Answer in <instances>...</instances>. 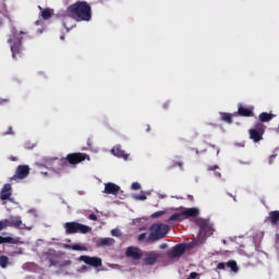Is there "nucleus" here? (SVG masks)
Wrapping results in <instances>:
<instances>
[{"instance_id":"f257e3e1","label":"nucleus","mask_w":279,"mask_h":279,"mask_svg":"<svg viewBox=\"0 0 279 279\" xmlns=\"http://www.w3.org/2000/svg\"><path fill=\"white\" fill-rule=\"evenodd\" d=\"M68 14H71L76 21H90L93 19V9L86 1H77L68 7Z\"/></svg>"},{"instance_id":"f03ea898","label":"nucleus","mask_w":279,"mask_h":279,"mask_svg":"<svg viewBox=\"0 0 279 279\" xmlns=\"http://www.w3.org/2000/svg\"><path fill=\"white\" fill-rule=\"evenodd\" d=\"M169 232V226L162 223H154L149 228V235L146 240L147 243H156L160 239H165Z\"/></svg>"},{"instance_id":"7ed1b4c3","label":"nucleus","mask_w":279,"mask_h":279,"mask_svg":"<svg viewBox=\"0 0 279 279\" xmlns=\"http://www.w3.org/2000/svg\"><path fill=\"white\" fill-rule=\"evenodd\" d=\"M25 32H13L11 38L8 39L9 45H11L12 57L16 58L23 53V36H25Z\"/></svg>"},{"instance_id":"20e7f679","label":"nucleus","mask_w":279,"mask_h":279,"mask_svg":"<svg viewBox=\"0 0 279 279\" xmlns=\"http://www.w3.org/2000/svg\"><path fill=\"white\" fill-rule=\"evenodd\" d=\"M267 126L262 122H257L254 124L252 129L248 130L250 138L254 143H260L263 141V136L265 135V130Z\"/></svg>"},{"instance_id":"39448f33","label":"nucleus","mask_w":279,"mask_h":279,"mask_svg":"<svg viewBox=\"0 0 279 279\" xmlns=\"http://www.w3.org/2000/svg\"><path fill=\"white\" fill-rule=\"evenodd\" d=\"M142 260L146 267H154L160 260V253L158 251H145Z\"/></svg>"},{"instance_id":"423d86ee","label":"nucleus","mask_w":279,"mask_h":279,"mask_svg":"<svg viewBox=\"0 0 279 279\" xmlns=\"http://www.w3.org/2000/svg\"><path fill=\"white\" fill-rule=\"evenodd\" d=\"M90 160L87 154L85 153H72L66 155L68 165H80V162H84V160Z\"/></svg>"},{"instance_id":"0eeeda50","label":"nucleus","mask_w":279,"mask_h":279,"mask_svg":"<svg viewBox=\"0 0 279 279\" xmlns=\"http://www.w3.org/2000/svg\"><path fill=\"white\" fill-rule=\"evenodd\" d=\"M144 252L136 246H129L125 251L126 258H131L132 260H141L143 258Z\"/></svg>"},{"instance_id":"6e6552de","label":"nucleus","mask_w":279,"mask_h":279,"mask_svg":"<svg viewBox=\"0 0 279 279\" xmlns=\"http://www.w3.org/2000/svg\"><path fill=\"white\" fill-rule=\"evenodd\" d=\"M78 260L85 263V265H89L90 267H101L102 262L100 257H92L88 255H82L78 257Z\"/></svg>"},{"instance_id":"1a4fd4ad","label":"nucleus","mask_w":279,"mask_h":279,"mask_svg":"<svg viewBox=\"0 0 279 279\" xmlns=\"http://www.w3.org/2000/svg\"><path fill=\"white\" fill-rule=\"evenodd\" d=\"M186 252V244H177L169 253L168 258H180Z\"/></svg>"},{"instance_id":"9d476101","label":"nucleus","mask_w":279,"mask_h":279,"mask_svg":"<svg viewBox=\"0 0 279 279\" xmlns=\"http://www.w3.org/2000/svg\"><path fill=\"white\" fill-rule=\"evenodd\" d=\"M0 199L2 202L9 201L14 202V198H12V184L5 183L3 187L0 191Z\"/></svg>"},{"instance_id":"9b49d317","label":"nucleus","mask_w":279,"mask_h":279,"mask_svg":"<svg viewBox=\"0 0 279 279\" xmlns=\"http://www.w3.org/2000/svg\"><path fill=\"white\" fill-rule=\"evenodd\" d=\"M29 175V166H19L11 180H25Z\"/></svg>"},{"instance_id":"f8f14e48","label":"nucleus","mask_w":279,"mask_h":279,"mask_svg":"<svg viewBox=\"0 0 279 279\" xmlns=\"http://www.w3.org/2000/svg\"><path fill=\"white\" fill-rule=\"evenodd\" d=\"M8 228H20V230H25V225H23V220L19 217H11L7 219Z\"/></svg>"},{"instance_id":"ddd939ff","label":"nucleus","mask_w":279,"mask_h":279,"mask_svg":"<svg viewBox=\"0 0 279 279\" xmlns=\"http://www.w3.org/2000/svg\"><path fill=\"white\" fill-rule=\"evenodd\" d=\"M208 234H213V227L206 220H202L199 222V236H208Z\"/></svg>"},{"instance_id":"4468645a","label":"nucleus","mask_w":279,"mask_h":279,"mask_svg":"<svg viewBox=\"0 0 279 279\" xmlns=\"http://www.w3.org/2000/svg\"><path fill=\"white\" fill-rule=\"evenodd\" d=\"M119 191H121V186H119L112 182H108L105 184L104 193H106L107 195H118Z\"/></svg>"},{"instance_id":"2eb2a0df","label":"nucleus","mask_w":279,"mask_h":279,"mask_svg":"<svg viewBox=\"0 0 279 279\" xmlns=\"http://www.w3.org/2000/svg\"><path fill=\"white\" fill-rule=\"evenodd\" d=\"M52 167L56 169V171H62V169H66V167H69V160L66 157L56 159L52 163Z\"/></svg>"},{"instance_id":"dca6fc26","label":"nucleus","mask_w":279,"mask_h":279,"mask_svg":"<svg viewBox=\"0 0 279 279\" xmlns=\"http://www.w3.org/2000/svg\"><path fill=\"white\" fill-rule=\"evenodd\" d=\"M112 245H114V239L112 238H102L96 242L97 247H110Z\"/></svg>"},{"instance_id":"f3484780","label":"nucleus","mask_w":279,"mask_h":279,"mask_svg":"<svg viewBox=\"0 0 279 279\" xmlns=\"http://www.w3.org/2000/svg\"><path fill=\"white\" fill-rule=\"evenodd\" d=\"M111 154L113 155V156H117V158H123L124 160H128V156H130V155H128V153H125V150H123L122 148H121V146H114L112 149H111Z\"/></svg>"},{"instance_id":"a211bd4d","label":"nucleus","mask_w":279,"mask_h":279,"mask_svg":"<svg viewBox=\"0 0 279 279\" xmlns=\"http://www.w3.org/2000/svg\"><path fill=\"white\" fill-rule=\"evenodd\" d=\"M64 229L66 234H77V222H65Z\"/></svg>"},{"instance_id":"6ab92c4d","label":"nucleus","mask_w":279,"mask_h":279,"mask_svg":"<svg viewBox=\"0 0 279 279\" xmlns=\"http://www.w3.org/2000/svg\"><path fill=\"white\" fill-rule=\"evenodd\" d=\"M238 114L240 117H254V111L247 107H243V105H239Z\"/></svg>"},{"instance_id":"aec40b11","label":"nucleus","mask_w":279,"mask_h":279,"mask_svg":"<svg viewBox=\"0 0 279 279\" xmlns=\"http://www.w3.org/2000/svg\"><path fill=\"white\" fill-rule=\"evenodd\" d=\"M40 12H41V19L44 21H49V19H51V16H53V9H43V7H38Z\"/></svg>"},{"instance_id":"412c9836","label":"nucleus","mask_w":279,"mask_h":279,"mask_svg":"<svg viewBox=\"0 0 279 279\" xmlns=\"http://www.w3.org/2000/svg\"><path fill=\"white\" fill-rule=\"evenodd\" d=\"M46 256L47 260L50 263L49 267H56L58 265V262L56 260V251H48Z\"/></svg>"},{"instance_id":"4be33fe9","label":"nucleus","mask_w":279,"mask_h":279,"mask_svg":"<svg viewBox=\"0 0 279 279\" xmlns=\"http://www.w3.org/2000/svg\"><path fill=\"white\" fill-rule=\"evenodd\" d=\"M274 118H276V114L267 113V112H262L258 116L260 123H269V121H271V119H274Z\"/></svg>"},{"instance_id":"5701e85b","label":"nucleus","mask_w":279,"mask_h":279,"mask_svg":"<svg viewBox=\"0 0 279 279\" xmlns=\"http://www.w3.org/2000/svg\"><path fill=\"white\" fill-rule=\"evenodd\" d=\"M269 221L272 226H278L279 223V210H274L269 213Z\"/></svg>"},{"instance_id":"b1692460","label":"nucleus","mask_w":279,"mask_h":279,"mask_svg":"<svg viewBox=\"0 0 279 279\" xmlns=\"http://www.w3.org/2000/svg\"><path fill=\"white\" fill-rule=\"evenodd\" d=\"M199 215V209L192 207L183 211V217H197Z\"/></svg>"},{"instance_id":"393cba45","label":"nucleus","mask_w":279,"mask_h":279,"mask_svg":"<svg viewBox=\"0 0 279 279\" xmlns=\"http://www.w3.org/2000/svg\"><path fill=\"white\" fill-rule=\"evenodd\" d=\"M90 227L86 226V225H82L80 222H77L76 225V233L80 232L81 234H88V232H90Z\"/></svg>"},{"instance_id":"a878e982","label":"nucleus","mask_w":279,"mask_h":279,"mask_svg":"<svg viewBox=\"0 0 279 279\" xmlns=\"http://www.w3.org/2000/svg\"><path fill=\"white\" fill-rule=\"evenodd\" d=\"M183 219H184V211H181V213H175L172 216H170L168 221H183Z\"/></svg>"},{"instance_id":"bb28decb","label":"nucleus","mask_w":279,"mask_h":279,"mask_svg":"<svg viewBox=\"0 0 279 279\" xmlns=\"http://www.w3.org/2000/svg\"><path fill=\"white\" fill-rule=\"evenodd\" d=\"M10 265V257L5 255L0 256V267L2 269H7V267Z\"/></svg>"},{"instance_id":"cd10ccee","label":"nucleus","mask_w":279,"mask_h":279,"mask_svg":"<svg viewBox=\"0 0 279 279\" xmlns=\"http://www.w3.org/2000/svg\"><path fill=\"white\" fill-rule=\"evenodd\" d=\"M227 267L229 269H231V271H233L234 274H238L239 272V266L236 265V262L235 260H229L227 263Z\"/></svg>"},{"instance_id":"c85d7f7f","label":"nucleus","mask_w":279,"mask_h":279,"mask_svg":"<svg viewBox=\"0 0 279 279\" xmlns=\"http://www.w3.org/2000/svg\"><path fill=\"white\" fill-rule=\"evenodd\" d=\"M221 114V121H225V123L232 124V114L222 112Z\"/></svg>"},{"instance_id":"c756f323","label":"nucleus","mask_w":279,"mask_h":279,"mask_svg":"<svg viewBox=\"0 0 279 279\" xmlns=\"http://www.w3.org/2000/svg\"><path fill=\"white\" fill-rule=\"evenodd\" d=\"M3 243H12V245H17L19 244V240L14 239L12 236H5V238L2 236V244Z\"/></svg>"},{"instance_id":"7c9ffc66","label":"nucleus","mask_w":279,"mask_h":279,"mask_svg":"<svg viewBox=\"0 0 279 279\" xmlns=\"http://www.w3.org/2000/svg\"><path fill=\"white\" fill-rule=\"evenodd\" d=\"M69 250H73L74 252H86V246H82L80 244L69 245Z\"/></svg>"},{"instance_id":"2f4dec72","label":"nucleus","mask_w":279,"mask_h":279,"mask_svg":"<svg viewBox=\"0 0 279 279\" xmlns=\"http://www.w3.org/2000/svg\"><path fill=\"white\" fill-rule=\"evenodd\" d=\"M162 215H165V211L162 210H159V211H156L151 215L153 219H158V217H162Z\"/></svg>"},{"instance_id":"473e14b6","label":"nucleus","mask_w":279,"mask_h":279,"mask_svg":"<svg viewBox=\"0 0 279 279\" xmlns=\"http://www.w3.org/2000/svg\"><path fill=\"white\" fill-rule=\"evenodd\" d=\"M4 228H8V219L0 221V232L1 230H4Z\"/></svg>"},{"instance_id":"72a5a7b5","label":"nucleus","mask_w":279,"mask_h":279,"mask_svg":"<svg viewBox=\"0 0 279 279\" xmlns=\"http://www.w3.org/2000/svg\"><path fill=\"white\" fill-rule=\"evenodd\" d=\"M131 189H132L133 191H140V189H141V183H138V182L132 183Z\"/></svg>"},{"instance_id":"f704fd0d","label":"nucleus","mask_w":279,"mask_h":279,"mask_svg":"<svg viewBox=\"0 0 279 279\" xmlns=\"http://www.w3.org/2000/svg\"><path fill=\"white\" fill-rule=\"evenodd\" d=\"M182 161H175L169 167V169H174V167H180V169H182Z\"/></svg>"},{"instance_id":"c9c22d12","label":"nucleus","mask_w":279,"mask_h":279,"mask_svg":"<svg viewBox=\"0 0 279 279\" xmlns=\"http://www.w3.org/2000/svg\"><path fill=\"white\" fill-rule=\"evenodd\" d=\"M135 199H140L141 202H145V199H147V196H145V194L136 195Z\"/></svg>"},{"instance_id":"e433bc0d","label":"nucleus","mask_w":279,"mask_h":279,"mask_svg":"<svg viewBox=\"0 0 279 279\" xmlns=\"http://www.w3.org/2000/svg\"><path fill=\"white\" fill-rule=\"evenodd\" d=\"M217 169H219V166H217V165L208 166L207 171H217Z\"/></svg>"},{"instance_id":"4c0bfd02","label":"nucleus","mask_w":279,"mask_h":279,"mask_svg":"<svg viewBox=\"0 0 279 279\" xmlns=\"http://www.w3.org/2000/svg\"><path fill=\"white\" fill-rule=\"evenodd\" d=\"M147 239V233H142L138 235L137 241H144Z\"/></svg>"},{"instance_id":"58836bf2","label":"nucleus","mask_w":279,"mask_h":279,"mask_svg":"<svg viewBox=\"0 0 279 279\" xmlns=\"http://www.w3.org/2000/svg\"><path fill=\"white\" fill-rule=\"evenodd\" d=\"M69 21H71L70 17H65L64 21H63V25H64L65 29H68V32L70 29V27L66 25V23H69Z\"/></svg>"},{"instance_id":"ea45409f","label":"nucleus","mask_w":279,"mask_h":279,"mask_svg":"<svg viewBox=\"0 0 279 279\" xmlns=\"http://www.w3.org/2000/svg\"><path fill=\"white\" fill-rule=\"evenodd\" d=\"M226 267H227V264H226V263H219V264L217 265V269H226Z\"/></svg>"},{"instance_id":"a19ab883","label":"nucleus","mask_w":279,"mask_h":279,"mask_svg":"<svg viewBox=\"0 0 279 279\" xmlns=\"http://www.w3.org/2000/svg\"><path fill=\"white\" fill-rule=\"evenodd\" d=\"M88 219H90V221H97V215L92 214L89 215Z\"/></svg>"},{"instance_id":"79ce46f5","label":"nucleus","mask_w":279,"mask_h":279,"mask_svg":"<svg viewBox=\"0 0 279 279\" xmlns=\"http://www.w3.org/2000/svg\"><path fill=\"white\" fill-rule=\"evenodd\" d=\"M4 134H14V132H12V126L9 128V131Z\"/></svg>"},{"instance_id":"37998d69","label":"nucleus","mask_w":279,"mask_h":279,"mask_svg":"<svg viewBox=\"0 0 279 279\" xmlns=\"http://www.w3.org/2000/svg\"><path fill=\"white\" fill-rule=\"evenodd\" d=\"M216 178H221V172H215Z\"/></svg>"},{"instance_id":"c03bdc74","label":"nucleus","mask_w":279,"mask_h":279,"mask_svg":"<svg viewBox=\"0 0 279 279\" xmlns=\"http://www.w3.org/2000/svg\"><path fill=\"white\" fill-rule=\"evenodd\" d=\"M0 245H3V236L0 235Z\"/></svg>"},{"instance_id":"a18cd8bd","label":"nucleus","mask_w":279,"mask_h":279,"mask_svg":"<svg viewBox=\"0 0 279 279\" xmlns=\"http://www.w3.org/2000/svg\"><path fill=\"white\" fill-rule=\"evenodd\" d=\"M112 236H117V232L114 230L111 231Z\"/></svg>"},{"instance_id":"49530a36","label":"nucleus","mask_w":279,"mask_h":279,"mask_svg":"<svg viewBox=\"0 0 279 279\" xmlns=\"http://www.w3.org/2000/svg\"><path fill=\"white\" fill-rule=\"evenodd\" d=\"M151 128L147 125L146 132H150Z\"/></svg>"},{"instance_id":"de8ad7c7","label":"nucleus","mask_w":279,"mask_h":279,"mask_svg":"<svg viewBox=\"0 0 279 279\" xmlns=\"http://www.w3.org/2000/svg\"><path fill=\"white\" fill-rule=\"evenodd\" d=\"M60 40H64V35H61V36H60Z\"/></svg>"},{"instance_id":"09e8293b","label":"nucleus","mask_w":279,"mask_h":279,"mask_svg":"<svg viewBox=\"0 0 279 279\" xmlns=\"http://www.w3.org/2000/svg\"><path fill=\"white\" fill-rule=\"evenodd\" d=\"M0 25H3V20L0 19Z\"/></svg>"},{"instance_id":"8fccbe9b","label":"nucleus","mask_w":279,"mask_h":279,"mask_svg":"<svg viewBox=\"0 0 279 279\" xmlns=\"http://www.w3.org/2000/svg\"><path fill=\"white\" fill-rule=\"evenodd\" d=\"M161 250H165V244L160 246Z\"/></svg>"},{"instance_id":"3c124183","label":"nucleus","mask_w":279,"mask_h":279,"mask_svg":"<svg viewBox=\"0 0 279 279\" xmlns=\"http://www.w3.org/2000/svg\"><path fill=\"white\" fill-rule=\"evenodd\" d=\"M189 199H193V196L189 195Z\"/></svg>"},{"instance_id":"603ef678","label":"nucleus","mask_w":279,"mask_h":279,"mask_svg":"<svg viewBox=\"0 0 279 279\" xmlns=\"http://www.w3.org/2000/svg\"><path fill=\"white\" fill-rule=\"evenodd\" d=\"M209 146H211L214 149L216 148V146H215V145H209Z\"/></svg>"},{"instance_id":"864d4df0","label":"nucleus","mask_w":279,"mask_h":279,"mask_svg":"<svg viewBox=\"0 0 279 279\" xmlns=\"http://www.w3.org/2000/svg\"><path fill=\"white\" fill-rule=\"evenodd\" d=\"M216 151H217V155H219V148H217V150H216Z\"/></svg>"},{"instance_id":"5fc2aeb1","label":"nucleus","mask_w":279,"mask_h":279,"mask_svg":"<svg viewBox=\"0 0 279 279\" xmlns=\"http://www.w3.org/2000/svg\"><path fill=\"white\" fill-rule=\"evenodd\" d=\"M87 145H90V140H88V143H87Z\"/></svg>"}]
</instances>
